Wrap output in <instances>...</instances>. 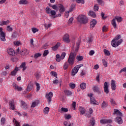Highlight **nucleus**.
I'll list each match as a JSON object with an SVG mask.
<instances>
[{
	"label": "nucleus",
	"mask_w": 126,
	"mask_h": 126,
	"mask_svg": "<svg viewBox=\"0 0 126 126\" xmlns=\"http://www.w3.org/2000/svg\"><path fill=\"white\" fill-rule=\"evenodd\" d=\"M32 30L34 33H35V32H38V31H39V30L37 29V28H32Z\"/></svg>",
	"instance_id": "nucleus-63"
},
{
	"label": "nucleus",
	"mask_w": 126,
	"mask_h": 126,
	"mask_svg": "<svg viewBox=\"0 0 126 126\" xmlns=\"http://www.w3.org/2000/svg\"><path fill=\"white\" fill-rule=\"evenodd\" d=\"M113 115H116L117 117H123V113L120 112L119 109H115L114 110Z\"/></svg>",
	"instance_id": "nucleus-6"
},
{
	"label": "nucleus",
	"mask_w": 126,
	"mask_h": 126,
	"mask_svg": "<svg viewBox=\"0 0 126 126\" xmlns=\"http://www.w3.org/2000/svg\"><path fill=\"white\" fill-rule=\"evenodd\" d=\"M51 26H52L51 24H49L48 25H47V24L44 25V27H45V29H48L50 28V27H51Z\"/></svg>",
	"instance_id": "nucleus-57"
},
{
	"label": "nucleus",
	"mask_w": 126,
	"mask_h": 126,
	"mask_svg": "<svg viewBox=\"0 0 126 126\" xmlns=\"http://www.w3.org/2000/svg\"><path fill=\"white\" fill-rule=\"evenodd\" d=\"M75 5H76V4L74 3H73L71 5L70 7V9L69 10V12H71V11H73V10L75 8Z\"/></svg>",
	"instance_id": "nucleus-30"
},
{
	"label": "nucleus",
	"mask_w": 126,
	"mask_h": 126,
	"mask_svg": "<svg viewBox=\"0 0 126 126\" xmlns=\"http://www.w3.org/2000/svg\"><path fill=\"white\" fill-rule=\"evenodd\" d=\"M89 15H90V16L93 17L94 18H95V17H96V14L93 11H90Z\"/></svg>",
	"instance_id": "nucleus-31"
},
{
	"label": "nucleus",
	"mask_w": 126,
	"mask_h": 126,
	"mask_svg": "<svg viewBox=\"0 0 126 126\" xmlns=\"http://www.w3.org/2000/svg\"><path fill=\"white\" fill-rule=\"evenodd\" d=\"M60 46H61V43L57 42L55 46L52 47L53 51H57L58 50V48H59Z\"/></svg>",
	"instance_id": "nucleus-22"
},
{
	"label": "nucleus",
	"mask_w": 126,
	"mask_h": 126,
	"mask_svg": "<svg viewBox=\"0 0 126 126\" xmlns=\"http://www.w3.org/2000/svg\"><path fill=\"white\" fill-rule=\"evenodd\" d=\"M104 91L106 94H108L110 91H109V85H108V82H105L104 84Z\"/></svg>",
	"instance_id": "nucleus-7"
},
{
	"label": "nucleus",
	"mask_w": 126,
	"mask_h": 126,
	"mask_svg": "<svg viewBox=\"0 0 126 126\" xmlns=\"http://www.w3.org/2000/svg\"><path fill=\"white\" fill-rule=\"evenodd\" d=\"M94 11H98L99 10V6H98V4H96L94 5Z\"/></svg>",
	"instance_id": "nucleus-45"
},
{
	"label": "nucleus",
	"mask_w": 126,
	"mask_h": 126,
	"mask_svg": "<svg viewBox=\"0 0 126 126\" xmlns=\"http://www.w3.org/2000/svg\"><path fill=\"white\" fill-rule=\"evenodd\" d=\"M77 20L80 23L85 24L86 23H87L88 19H87V17H86L85 15H81L77 18Z\"/></svg>",
	"instance_id": "nucleus-3"
},
{
	"label": "nucleus",
	"mask_w": 126,
	"mask_h": 126,
	"mask_svg": "<svg viewBox=\"0 0 126 126\" xmlns=\"http://www.w3.org/2000/svg\"><path fill=\"white\" fill-rule=\"evenodd\" d=\"M115 122L118 123L119 125H122L123 124V119H122V117H117L115 118Z\"/></svg>",
	"instance_id": "nucleus-14"
},
{
	"label": "nucleus",
	"mask_w": 126,
	"mask_h": 126,
	"mask_svg": "<svg viewBox=\"0 0 126 126\" xmlns=\"http://www.w3.org/2000/svg\"><path fill=\"white\" fill-rule=\"evenodd\" d=\"M110 102L111 105H114L116 104V102H115V100H114V99H113V98H110Z\"/></svg>",
	"instance_id": "nucleus-60"
},
{
	"label": "nucleus",
	"mask_w": 126,
	"mask_h": 126,
	"mask_svg": "<svg viewBox=\"0 0 126 126\" xmlns=\"http://www.w3.org/2000/svg\"><path fill=\"white\" fill-rule=\"evenodd\" d=\"M97 2L98 4H100V5H104V1H103V0H97Z\"/></svg>",
	"instance_id": "nucleus-51"
},
{
	"label": "nucleus",
	"mask_w": 126,
	"mask_h": 126,
	"mask_svg": "<svg viewBox=\"0 0 126 126\" xmlns=\"http://www.w3.org/2000/svg\"><path fill=\"white\" fill-rule=\"evenodd\" d=\"M115 19V21L117 20V22H122V17H119V16H115L114 18Z\"/></svg>",
	"instance_id": "nucleus-34"
},
{
	"label": "nucleus",
	"mask_w": 126,
	"mask_h": 126,
	"mask_svg": "<svg viewBox=\"0 0 126 126\" xmlns=\"http://www.w3.org/2000/svg\"><path fill=\"white\" fill-rule=\"evenodd\" d=\"M80 43H81V39H79L77 41L76 47H79V46H80Z\"/></svg>",
	"instance_id": "nucleus-61"
},
{
	"label": "nucleus",
	"mask_w": 126,
	"mask_h": 126,
	"mask_svg": "<svg viewBox=\"0 0 126 126\" xmlns=\"http://www.w3.org/2000/svg\"><path fill=\"white\" fill-rule=\"evenodd\" d=\"M39 100H36L35 101L32 102L31 108H35L36 106L39 104Z\"/></svg>",
	"instance_id": "nucleus-20"
},
{
	"label": "nucleus",
	"mask_w": 126,
	"mask_h": 126,
	"mask_svg": "<svg viewBox=\"0 0 126 126\" xmlns=\"http://www.w3.org/2000/svg\"><path fill=\"white\" fill-rule=\"evenodd\" d=\"M79 111L80 112V115H84L85 114L86 110H85V108L82 106H79Z\"/></svg>",
	"instance_id": "nucleus-15"
},
{
	"label": "nucleus",
	"mask_w": 126,
	"mask_h": 126,
	"mask_svg": "<svg viewBox=\"0 0 126 126\" xmlns=\"http://www.w3.org/2000/svg\"><path fill=\"white\" fill-rule=\"evenodd\" d=\"M76 58V54L73 52H71L68 59V63L70 65H72L74 63V61Z\"/></svg>",
	"instance_id": "nucleus-2"
},
{
	"label": "nucleus",
	"mask_w": 126,
	"mask_h": 126,
	"mask_svg": "<svg viewBox=\"0 0 126 126\" xmlns=\"http://www.w3.org/2000/svg\"><path fill=\"white\" fill-rule=\"evenodd\" d=\"M13 87H14L15 90H17V91H22V88L19 87L16 84H14Z\"/></svg>",
	"instance_id": "nucleus-23"
},
{
	"label": "nucleus",
	"mask_w": 126,
	"mask_h": 126,
	"mask_svg": "<svg viewBox=\"0 0 126 126\" xmlns=\"http://www.w3.org/2000/svg\"><path fill=\"white\" fill-rule=\"evenodd\" d=\"M46 10V13H47V14H50L51 12H52V9H51V8H50V7H47L45 9Z\"/></svg>",
	"instance_id": "nucleus-38"
},
{
	"label": "nucleus",
	"mask_w": 126,
	"mask_h": 126,
	"mask_svg": "<svg viewBox=\"0 0 126 126\" xmlns=\"http://www.w3.org/2000/svg\"><path fill=\"white\" fill-rule=\"evenodd\" d=\"M19 67L21 68H23V71H24V70H26V69L27 68L26 67V63H22Z\"/></svg>",
	"instance_id": "nucleus-25"
},
{
	"label": "nucleus",
	"mask_w": 126,
	"mask_h": 126,
	"mask_svg": "<svg viewBox=\"0 0 126 126\" xmlns=\"http://www.w3.org/2000/svg\"><path fill=\"white\" fill-rule=\"evenodd\" d=\"M7 23H9V21L7 20L6 21H3L2 24H0V26H3V25H6Z\"/></svg>",
	"instance_id": "nucleus-52"
},
{
	"label": "nucleus",
	"mask_w": 126,
	"mask_h": 126,
	"mask_svg": "<svg viewBox=\"0 0 126 126\" xmlns=\"http://www.w3.org/2000/svg\"><path fill=\"white\" fill-rule=\"evenodd\" d=\"M58 7L59 8V12H60V13H63V12L65 11V9L64 8L63 5L62 4H58Z\"/></svg>",
	"instance_id": "nucleus-9"
},
{
	"label": "nucleus",
	"mask_w": 126,
	"mask_h": 126,
	"mask_svg": "<svg viewBox=\"0 0 126 126\" xmlns=\"http://www.w3.org/2000/svg\"><path fill=\"white\" fill-rule=\"evenodd\" d=\"M121 35H117L111 41V45L113 48H117L121 45V43H123V39H121Z\"/></svg>",
	"instance_id": "nucleus-1"
},
{
	"label": "nucleus",
	"mask_w": 126,
	"mask_h": 126,
	"mask_svg": "<svg viewBox=\"0 0 126 126\" xmlns=\"http://www.w3.org/2000/svg\"><path fill=\"white\" fill-rule=\"evenodd\" d=\"M0 39L2 42H5L6 39H5V33L3 32H1L0 33Z\"/></svg>",
	"instance_id": "nucleus-10"
},
{
	"label": "nucleus",
	"mask_w": 126,
	"mask_h": 126,
	"mask_svg": "<svg viewBox=\"0 0 126 126\" xmlns=\"http://www.w3.org/2000/svg\"><path fill=\"white\" fill-rule=\"evenodd\" d=\"M49 54V50H45L43 54V57H46Z\"/></svg>",
	"instance_id": "nucleus-55"
},
{
	"label": "nucleus",
	"mask_w": 126,
	"mask_h": 126,
	"mask_svg": "<svg viewBox=\"0 0 126 126\" xmlns=\"http://www.w3.org/2000/svg\"><path fill=\"white\" fill-rule=\"evenodd\" d=\"M111 86L112 90H115L116 89V82L115 80H112L111 81Z\"/></svg>",
	"instance_id": "nucleus-21"
},
{
	"label": "nucleus",
	"mask_w": 126,
	"mask_h": 126,
	"mask_svg": "<svg viewBox=\"0 0 126 126\" xmlns=\"http://www.w3.org/2000/svg\"><path fill=\"white\" fill-rule=\"evenodd\" d=\"M64 93L65 94V95H66V96H70V95H71L72 93L71 91L66 90L64 91Z\"/></svg>",
	"instance_id": "nucleus-37"
},
{
	"label": "nucleus",
	"mask_w": 126,
	"mask_h": 126,
	"mask_svg": "<svg viewBox=\"0 0 126 126\" xmlns=\"http://www.w3.org/2000/svg\"><path fill=\"white\" fill-rule=\"evenodd\" d=\"M97 24V21L95 20H93L90 23L91 27H95V25Z\"/></svg>",
	"instance_id": "nucleus-27"
},
{
	"label": "nucleus",
	"mask_w": 126,
	"mask_h": 126,
	"mask_svg": "<svg viewBox=\"0 0 126 126\" xmlns=\"http://www.w3.org/2000/svg\"><path fill=\"white\" fill-rule=\"evenodd\" d=\"M103 52L106 56H110L111 55L110 51L107 49H104Z\"/></svg>",
	"instance_id": "nucleus-42"
},
{
	"label": "nucleus",
	"mask_w": 126,
	"mask_h": 126,
	"mask_svg": "<svg viewBox=\"0 0 126 126\" xmlns=\"http://www.w3.org/2000/svg\"><path fill=\"white\" fill-rule=\"evenodd\" d=\"M13 122L14 123L15 126H20L19 123L15 118H14Z\"/></svg>",
	"instance_id": "nucleus-43"
},
{
	"label": "nucleus",
	"mask_w": 126,
	"mask_h": 126,
	"mask_svg": "<svg viewBox=\"0 0 126 126\" xmlns=\"http://www.w3.org/2000/svg\"><path fill=\"white\" fill-rule=\"evenodd\" d=\"M63 40L64 42H66V43H69L70 42V40H69V35L68 34L66 33L64 37H63Z\"/></svg>",
	"instance_id": "nucleus-12"
},
{
	"label": "nucleus",
	"mask_w": 126,
	"mask_h": 126,
	"mask_svg": "<svg viewBox=\"0 0 126 126\" xmlns=\"http://www.w3.org/2000/svg\"><path fill=\"white\" fill-rule=\"evenodd\" d=\"M10 61H12L13 63H15V62L18 61V58L17 57H12L10 58Z\"/></svg>",
	"instance_id": "nucleus-40"
},
{
	"label": "nucleus",
	"mask_w": 126,
	"mask_h": 126,
	"mask_svg": "<svg viewBox=\"0 0 126 126\" xmlns=\"http://www.w3.org/2000/svg\"><path fill=\"white\" fill-rule=\"evenodd\" d=\"M72 106L73 107V110H75V107H76V102L75 101H73L72 103Z\"/></svg>",
	"instance_id": "nucleus-58"
},
{
	"label": "nucleus",
	"mask_w": 126,
	"mask_h": 126,
	"mask_svg": "<svg viewBox=\"0 0 126 126\" xmlns=\"http://www.w3.org/2000/svg\"><path fill=\"white\" fill-rule=\"evenodd\" d=\"M9 106H10V109L11 110H12V111H14V110H15V106L14 105V100H13V99L9 101Z\"/></svg>",
	"instance_id": "nucleus-11"
},
{
	"label": "nucleus",
	"mask_w": 126,
	"mask_h": 126,
	"mask_svg": "<svg viewBox=\"0 0 126 126\" xmlns=\"http://www.w3.org/2000/svg\"><path fill=\"white\" fill-rule=\"evenodd\" d=\"M111 24L113 27H114V29H117V23H116L115 19H113L112 20Z\"/></svg>",
	"instance_id": "nucleus-26"
},
{
	"label": "nucleus",
	"mask_w": 126,
	"mask_h": 126,
	"mask_svg": "<svg viewBox=\"0 0 126 126\" xmlns=\"http://www.w3.org/2000/svg\"><path fill=\"white\" fill-rule=\"evenodd\" d=\"M126 72V67L123 68L122 69H121L120 72L119 73H122V72Z\"/></svg>",
	"instance_id": "nucleus-64"
},
{
	"label": "nucleus",
	"mask_w": 126,
	"mask_h": 126,
	"mask_svg": "<svg viewBox=\"0 0 126 126\" xmlns=\"http://www.w3.org/2000/svg\"><path fill=\"white\" fill-rule=\"evenodd\" d=\"M7 53L9 56L11 57H13V56H15V51L12 48H8Z\"/></svg>",
	"instance_id": "nucleus-8"
},
{
	"label": "nucleus",
	"mask_w": 126,
	"mask_h": 126,
	"mask_svg": "<svg viewBox=\"0 0 126 126\" xmlns=\"http://www.w3.org/2000/svg\"><path fill=\"white\" fill-rule=\"evenodd\" d=\"M82 66H83V64H79L77 65H76L74 68L72 69L71 71V75L72 76H74L78 72V70H79V68L80 67H82Z\"/></svg>",
	"instance_id": "nucleus-4"
},
{
	"label": "nucleus",
	"mask_w": 126,
	"mask_h": 126,
	"mask_svg": "<svg viewBox=\"0 0 126 126\" xmlns=\"http://www.w3.org/2000/svg\"><path fill=\"white\" fill-rule=\"evenodd\" d=\"M107 30H108V28H107L106 26H104L102 27V32H106L107 31Z\"/></svg>",
	"instance_id": "nucleus-59"
},
{
	"label": "nucleus",
	"mask_w": 126,
	"mask_h": 126,
	"mask_svg": "<svg viewBox=\"0 0 126 126\" xmlns=\"http://www.w3.org/2000/svg\"><path fill=\"white\" fill-rule=\"evenodd\" d=\"M108 107V103L106 102V101H103L101 103V108L105 109V108H107Z\"/></svg>",
	"instance_id": "nucleus-28"
},
{
	"label": "nucleus",
	"mask_w": 126,
	"mask_h": 126,
	"mask_svg": "<svg viewBox=\"0 0 126 126\" xmlns=\"http://www.w3.org/2000/svg\"><path fill=\"white\" fill-rule=\"evenodd\" d=\"M63 112L64 113H66L67 112H68V109L64 107H62L61 109L60 113H63Z\"/></svg>",
	"instance_id": "nucleus-39"
},
{
	"label": "nucleus",
	"mask_w": 126,
	"mask_h": 126,
	"mask_svg": "<svg viewBox=\"0 0 126 126\" xmlns=\"http://www.w3.org/2000/svg\"><path fill=\"white\" fill-rule=\"evenodd\" d=\"M76 2L77 3H82V4H84V0H76Z\"/></svg>",
	"instance_id": "nucleus-54"
},
{
	"label": "nucleus",
	"mask_w": 126,
	"mask_h": 126,
	"mask_svg": "<svg viewBox=\"0 0 126 126\" xmlns=\"http://www.w3.org/2000/svg\"><path fill=\"white\" fill-rule=\"evenodd\" d=\"M102 62L104 66H105V67H107L108 66V63H107V61H106L105 59H102Z\"/></svg>",
	"instance_id": "nucleus-41"
},
{
	"label": "nucleus",
	"mask_w": 126,
	"mask_h": 126,
	"mask_svg": "<svg viewBox=\"0 0 126 126\" xmlns=\"http://www.w3.org/2000/svg\"><path fill=\"white\" fill-rule=\"evenodd\" d=\"M80 88L83 90L84 89H86V83H82L80 85Z\"/></svg>",
	"instance_id": "nucleus-32"
},
{
	"label": "nucleus",
	"mask_w": 126,
	"mask_h": 126,
	"mask_svg": "<svg viewBox=\"0 0 126 126\" xmlns=\"http://www.w3.org/2000/svg\"><path fill=\"white\" fill-rule=\"evenodd\" d=\"M18 36V33H17L16 32H14L12 34V38H16Z\"/></svg>",
	"instance_id": "nucleus-46"
},
{
	"label": "nucleus",
	"mask_w": 126,
	"mask_h": 126,
	"mask_svg": "<svg viewBox=\"0 0 126 126\" xmlns=\"http://www.w3.org/2000/svg\"><path fill=\"white\" fill-rule=\"evenodd\" d=\"M93 89L94 92H96L97 93H98V94H100V89L99 88V87H98V86H94L93 87Z\"/></svg>",
	"instance_id": "nucleus-24"
},
{
	"label": "nucleus",
	"mask_w": 126,
	"mask_h": 126,
	"mask_svg": "<svg viewBox=\"0 0 126 126\" xmlns=\"http://www.w3.org/2000/svg\"><path fill=\"white\" fill-rule=\"evenodd\" d=\"M90 124L92 125L93 126H95V120L93 119V120L90 121Z\"/></svg>",
	"instance_id": "nucleus-62"
},
{
	"label": "nucleus",
	"mask_w": 126,
	"mask_h": 126,
	"mask_svg": "<svg viewBox=\"0 0 126 126\" xmlns=\"http://www.w3.org/2000/svg\"><path fill=\"white\" fill-rule=\"evenodd\" d=\"M21 105L22 108L24 110H27L28 109V105L24 101H21Z\"/></svg>",
	"instance_id": "nucleus-19"
},
{
	"label": "nucleus",
	"mask_w": 126,
	"mask_h": 126,
	"mask_svg": "<svg viewBox=\"0 0 126 126\" xmlns=\"http://www.w3.org/2000/svg\"><path fill=\"white\" fill-rule=\"evenodd\" d=\"M50 14L53 18H56V17H58V16H56V15L57 14V12H56V11L55 10H52Z\"/></svg>",
	"instance_id": "nucleus-29"
},
{
	"label": "nucleus",
	"mask_w": 126,
	"mask_h": 126,
	"mask_svg": "<svg viewBox=\"0 0 126 126\" xmlns=\"http://www.w3.org/2000/svg\"><path fill=\"white\" fill-rule=\"evenodd\" d=\"M50 111V108L46 107L44 109V114H48L49 111Z\"/></svg>",
	"instance_id": "nucleus-44"
},
{
	"label": "nucleus",
	"mask_w": 126,
	"mask_h": 126,
	"mask_svg": "<svg viewBox=\"0 0 126 126\" xmlns=\"http://www.w3.org/2000/svg\"><path fill=\"white\" fill-rule=\"evenodd\" d=\"M69 86L71 89H74V88H75V84H72V83L69 84Z\"/></svg>",
	"instance_id": "nucleus-56"
},
{
	"label": "nucleus",
	"mask_w": 126,
	"mask_h": 126,
	"mask_svg": "<svg viewBox=\"0 0 126 126\" xmlns=\"http://www.w3.org/2000/svg\"><path fill=\"white\" fill-rule=\"evenodd\" d=\"M0 123L1 125H4L5 124V118L2 117L0 119Z\"/></svg>",
	"instance_id": "nucleus-50"
},
{
	"label": "nucleus",
	"mask_w": 126,
	"mask_h": 126,
	"mask_svg": "<svg viewBox=\"0 0 126 126\" xmlns=\"http://www.w3.org/2000/svg\"><path fill=\"white\" fill-rule=\"evenodd\" d=\"M76 60H77L79 62H80L81 61H82V60H83V57L78 56L76 57Z\"/></svg>",
	"instance_id": "nucleus-49"
},
{
	"label": "nucleus",
	"mask_w": 126,
	"mask_h": 126,
	"mask_svg": "<svg viewBox=\"0 0 126 126\" xmlns=\"http://www.w3.org/2000/svg\"><path fill=\"white\" fill-rule=\"evenodd\" d=\"M91 99V104H93L94 105H97V101L95 100V98L92 96V94L90 95Z\"/></svg>",
	"instance_id": "nucleus-16"
},
{
	"label": "nucleus",
	"mask_w": 126,
	"mask_h": 126,
	"mask_svg": "<svg viewBox=\"0 0 126 126\" xmlns=\"http://www.w3.org/2000/svg\"><path fill=\"white\" fill-rule=\"evenodd\" d=\"M65 56H66V54L65 53V52L62 53L61 56V60H63V59L65 58Z\"/></svg>",
	"instance_id": "nucleus-47"
},
{
	"label": "nucleus",
	"mask_w": 126,
	"mask_h": 126,
	"mask_svg": "<svg viewBox=\"0 0 126 126\" xmlns=\"http://www.w3.org/2000/svg\"><path fill=\"white\" fill-rule=\"evenodd\" d=\"M34 76L36 77V79L38 80V79H39L40 77H41V74H40L39 72H36L35 73Z\"/></svg>",
	"instance_id": "nucleus-33"
},
{
	"label": "nucleus",
	"mask_w": 126,
	"mask_h": 126,
	"mask_svg": "<svg viewBox=\"0 0 126 126\" xmlns=\"http://www.w3.org/2000/svg\"><path fill=\"white\" fill-rule=\"evenodd\" d=\"M64 117L66 120H69V119H71V116L69 114L68 115L65 114L64 115Z\"/></svg>",
	"instance_id": "nucleus-53"
},
{
	"label": "nucleus",
	"mask_w": 126,
	"mask_h": 126,
	"mask_svg": "<svg viewBox=\"0 0 126 126\" xmlns=\"http://www.w3.org/2000/svg\"><path fill=\"white\" fill-rule=\"evenodd\" d=\"M112 122V120L104 119L100 120V124H103V125H105V124H111Z\"/></svg>",
	"instance_id": "nucleus-13"
},
{
	"label": "nucleus",
	"mask_w": 126,
	"mask_h": 126,
	"mask_svg": "<svg viewBox=\"0 0 126 126\" xmlns=\"http://www.w3.org/2000/svg\"><path fill=\"white\" fill-rule=\"evenodd\" d=\"M21 54L22 56H25L26 55H28V54H29V52H28V50H27V49H24L22 51Z\"/></svg>",
	"instance_id": "nucleus-35"
},
{
	"label": "nucleus",
	"mask_w": 126,
	"mask_h": 126,
	"mask_svg": "<svg viewBox=\"0 0 126 126\" xmlns=\"http://www.w3.org/2000/svg\"><path fill=\"white\" fill-rule=\"evenodd\" d=\"M19 3L20 4H27L28 3V1L27 0H21Z\"/></svg>",
	"instance_id": "nucleus-36"
},
{
	"label": "nucleus",
	"mask_w": 126,
	"mask_h": 126,
	"mask_svg": "<svg viewBox=\"0 0 126 126\" xmlns=\"http://www.w3.org/2000/svg\"><path fill=\"white\" fill-rule=\"evenodd\" d=\"M63 125L65 126H71V124H70V122H67V121L64 122Z\"/></svg>",
	"instance_id": "nucleus-48"
},
{
	"label": "nucleus",
	"mask_w": 126,
	"mask_h": 126,
	"mask_svg": "<svg viewBox=\"0 0 126 126\" xmlns=\"http://www.w3.org/2000/svg\"><path fill=\"white\" fill-rule=\"evenodd\" d=\"M32 88H33V84H32V83L30 82L28 84V87L27 88V91H28V92H30V91L32 90Z\"/></svg>",
	"instance_id": "nucleus-18"
},
{
	"label": "nucleus",
	"mask_w": 126,
	"mask_h": 126,
	"mask_svg": "<svg viewBox=\"0 0 126 126\" xmlns=\"http://www.w3.org/2000/svg\"><path fill=\"white\" fill-rule=\"evenodd\" d=\"M53 93L52 92H50L48 94H46V99H47L48 102L49 103V104H50V103L52 102V98L53 97Z\"/></svg>",
	"instance_id": "nucleus-5"
},
{
	"label": "nucleus",
	"mask_w": 126,
	"mask_h": 126,
	"mask_svg": "<svg viewBox=\"0 0 126 126\" xmlns=\"http://www.w3.org/2000/svg\"><path fill=\"white\" fill-rule=\"evenodd\" d=\"M17 71H18V67H16L11 72L10 75H12V76H15L16 73H17Z\"/></svg>",
	"instance_id": "nucleus-17"
}]
</instances>
